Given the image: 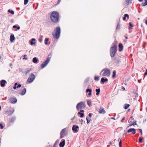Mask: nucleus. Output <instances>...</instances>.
Returning <instances> with one entry per match:
<instances>
[{
	"label": "nucleus",
	"mask_w": 147,
	"mask_h": 147,
	"mask_svg": "<svg viewBox=\"0 0 147 147\" xmlns=\"http://www.w3.org/2000/svg\"><path fill=\"white\" fill-rule=\"evenodd\" d=\"M50 18L51 21L53 22H57L59 19V13L56 11L53 12L51 14Z\"/></svg>",
	"instance_id": "f257e3e1"
},
{
	"label": "nucleus",
	"mask_w": 147,
	"mask_h": 147,
	"mask_svg": "<svg viewBox=\"0 0 147 147\" xmlns=\"http://www.w3.org/2000/svg\"><path fill=\"white\" fill-rule=\"evenodd\" d=\"M110 70L108 69L105 68L102 70L100 72V74L103 76L108 77L111 75Z\"/></svg>",
	"instance_id": "f03ea898"
},
{
	"label": "nucleus",
	"mask_w": 147,
	"mask_h": 147,
	"mask_svg": "<svg viewBox=\"0 0 147 147\" xmlns=\"http://www.w3.org/2000/svg\"><path fill=\"white\" fill-rule=\"evenodd\" d=\"M60 34V28L59 27H56L55 32H53L52 34L53 37L56 38H58L59 37Z\"/></svg>",
	"instance_id": "7ed1b4c3"
},
{
	"label": "nucleus",
	"mask_w": 147,
	"mask_h": 147,
	"mask_svg": "<svg viewBox=\"0 0 147 147\" xmlns=\"http://www.w3.org/2000/svg\"><path fill=\"white\" fill-rule=\"evenodd\" d=\"M117 51V47L116 45H114L110 49V55L111 57H114Z\"/></svg>",
	"instance_id": "20e7f679"
},
{
	"label": "nucleus",
	"mask_w": 147,
	"mask_h": 147,
	"mask_svg": "<svg viewBox=\"0 0 147 147\" xmlns=\"http://www.w3.org/2000/svg\"><path fill=\"white\" fill-rule=\"evenodd\" d=\"M51 57V55H49L46 60L42 63L41 65V67L42 68H43L45 67L48 63L50 61Z\"/></svg>",
	"instance_id": "39448f33"
},
{
	"label": "nucleus",
	"mask_w": 147,
	"mask_h": 147,
	"mask_svg": "<svg viewBox=\"0 0 147 147\" xmlns=\"http://www.w3.org/2000/svg\"><path fill=\"white\" fill-rule=\"evenodd\" d=\"M85 107V103L82 102L78 103L76 106V108L78 110L80 109H84Z\"/></svg>",
	"instance_id": "423d86ee"
},
{
	"label": "nucleus",
	"mask_w": 147,
	"mask_h": 147,
	"mask_svg": "<svg viewBox=\"0 0 147 147\" xmlns=\"http://www.w3.org/2000/svg\"><path fill=\"white\" fill-rule=\"evenodd\" d=\"M35 78L33 74H32L28 78L27 81L29 83L31 82L34 81Z\"/></svg>",
	"instance_id": "0eeeda50"
},
{
	"label": "nucleus",
	"mask_w": 147,
	"mask_h": 147,
	"mask_svg": "<svg viewBox=\"0 0 147 147\" xmlns=\"http://www.w3.org/2000/svg\"><path fill=\"white\" fill-rule=\"evenodd\" d=\"M36 44V40L34 38H32L30 41V45L31 46L35 45Z\"/></svg>",
	"instance_id": "6e6552de"
},
{
	"label": "nucleus",
	"mask_w": 147,
	"mask_h": 147,
	"mask_svg": "<svg viewBox=\"0 0 147 147\" xmlns=\"http://www.w3.org/2000/svg\"><path fill=\"white\" fill-rule=\"evenodd\" d=\"M6 82V81L4 80H1L0 82V84L1 86L2 87H4Z\"/></svg>",
	"instance_id": "1a4fd4ad"
},
{
	"label": "nucleus",
	"mask_w": 147,
	"mask_h": 147,
	"mask_svg": "<svg viewBox=\"0 0 147 147\" xmlns=\"http://www.w3.org/2000/svg\"><path fill=\"white\" fill-rule=\"evenodd\" d=\"M65 130L64 129H63L61 132V138H63L65 135Z\"/></svg>",
	"instance_id": "9d476101"
},
{
	"label": "nucleus",
	"mask_w": 147,
	"mask_h": 147,
	"mask_svg": "<svg viewBox=\"0 0 147 147\" xmlns=\"http://www.w3.org/2000/svg\"><path fill=\"white\" fill-rule=\"evenodd\" d=\"M10 101L11 103L15 104L17 102V100L16 98H12L10 99Z\"/></svg>",
	"instance_id": "9b49d317"
},
{
	"label": "nucleus",
	"mask_w": 147,
	"mask_h": 147,
	"mask_svg": "<svg viewBox=\"0 0 147 147\" xmlns=\"http://www.w3.org/2000/svg\"><path fill=\"white\" fill-rule=\"evenodd\" d=\"M131 132H132V134H135L136 133V129L134 128H131L129 129L127 131V132L128 133H130Z\"/></svg>",
	"instance_id": "f8f14e48"
},
{
	"label": "nucleus",
	"mask_w": 147,
	"mask_h": 147,
	"mask_svg": "<svg viewBox=\"0 0 147 147\" xmlns=\"http://www.w3.org/2000/svg\"><path fill=\"white\" fill-rule=\"evenodd\" d=\"M10 40L11 42H14L15 40V37L13 34H11L10 37Z\"/></svg>",
	"instance_id": "ddd939ff"
},
{
	"label": "nucleus",
	"mask_w": 147,
	"mask_h": 147,
	"mask_svg": "<svg viewBox=\"0 0 147 147\" xmlns=\"http://www.w3.org/2000/svg\"><path fill=\"white\" fill-rule=\"evenodd\" d=\"M78 126L77 125H74L73 126L72 129L76 132L78 131L77 129L78 128Z\"/></svg>",
	"instance_id": "4468645a"
},
{
	"label": "nucleus",
	"mask_w": 147,
	"mask_h": 147,
	"mask_svg": "<svg viewBox=\"0 0 147 147\" xmlns=\"http://www.w3.org/2000/svg\"><path fill=\"white\" fill-rule=\"evenodd\" d=\"M99 112L100 113L104 114L105 113V111L104 109L101 108L99 110Z\"/></svg>",
	"instance_id": "2eb2a0df"
},
{
	"label": "nucleus",
	"mask_w": 147,
	"mask_h": 147,
	"mask_svg": "<svg viewBox=\"0 0 147 147\" xmlns=\"http://www.w3.org/2000/svg\"><path fill=\"white\" fill-rule=\"evenodd\" d=\"M92 90L90 89H86V92H89L88 95L89 96H91L92 94Z\"/></svg>",
	"instance_id": "dca6fc26"
},
{
	"label": "nucleus",
	"mask_w": 147,
	"mask_h": 147,
	"mask_svg": "<svg viewBox=\"0 0 147 147\" xmlns=\"http://www.w3.org/2000/svg\"><path fill=\"white\" fill-rule=\"evenodd\" d=\"M65 144V140H63L62 142H61L59 144L60 147H63Z\"/></svg>",
	"instance_id": "f3484780"
},
{
	"label": "nucleus",
	"mask_w": 147,
	"mask_h": 147,
	"mask_svg": "<svg viewBox=\"0 0 147 147\" xmlns=\"http://www.w3.org/2000/svg\"><path fill=\"white\" fill-rule=\"evenodd\" d=\"M119 51H122L123 48V46L122 45L121 43L119 44Z\"/></svg>",
	"instance_id": "a211bd4d"
},
{
	"label": "nucleus",
	"mask_w": 147,
	"mask_h": 147,
	"mask_svg": "<svg viewBox=\"0 0 147 147\" xmlns=\"http://www.w3.org/2000/svg\"><path fill=\"white\" fill-rule=\"evenodd\" d=\"M6 113L8 115H11L13 113V112L11 111H5Z\"/></svg>",
	"instance_id": "6ab92c4d"
},
{
	"label": "nucleus",
	"mask_w": 147,
	"mask_h": 147,
	"mask_svg": "<svg viewBox=\"0 0 147 147\" xmlns=\"http://www.w3.org/2000/svg\"><path fill=\"white\" fill-rule=\"evenodd\" d=\"M108 81V80L107 78H102L101 80V81L103 83H104L106 82H107Z\"/></svg>",
	"instance_id": "aec40b11"
},
{
	"label": "nucleus",
	"mask_w": 147,
	"mask_h": 147,
	"mask_svg": "<svg viewBox=\"0 0 147 147\" xmlns=\"http://www.w3.org/2000/svg\"><path fill=\"white\" fill-rule=\"evenodd\" d=\"M38 61V59H37V58L36 57H34L33 58L32 62L35 63H37V61Z\"/></svg>",
	"instance_id": "412c9836"
},
{
	"label": "nucleus",
	"mask_w": 147,
	"mask_h": 147,
	"mask_svg": "<svg viewBox=\"0 0 147 147\" xmlns=\"http://www.w3.org/2000/svg\"><path fill=\"white\" fill-rule=\"evenodd\" d=\"M26 92V89L25 88H24L22 90V92L21 93V94L22 95H24Z\"/></svg>",
	"instance_id": "4be33fe9"
},
{
	"label": "nucleus",
	"mask_w": 147,
	"mask_h": 147,
	"mask_svg": "<svg viewBox=\"0 0 147 147\" xmlns=\"http://www.w3.org/2000/svg\"><path fill=\"white\" fill-rule=\"evenodd\" d=\"M145 2L143 3L142 4V6H145L147 5V0H144Z\"/></svg>",
	"instance_id": "5701e85b"
},
{
	"label": "nucleus",
	"mask_w": 147,
	"mask_h": 147,
	"mask_svg": "<svg viewBox=\"0 0 147 147\" xmlns=\"http://www.w3.org/2000/svg\"><path fill=\"white\" fill-rule=\"evenodd\" d=\"M16 88H18V84L17 83H15L14 86L13 87V89H16Z\"/></svg>",
	"instance_id": "b1692460"
},
{
	"label": "nucleus",
	"mask_w": 147,
	"mask_h": 147,
	"mask_svg": "<svg viewBox=\"0 0 147 147\" xmlns=\"http://www.w3.org/2000/svg\"><path fill=\"white\" fill-rule=\"evenodd\" d=\"M16 119V118L15 117H12L10 120V122L11 123H13L15 120Z\"/></svg>",
	"instance_id": "393cba45"
},
{
	"label": "nucleus",
	"mask_w": 147,
	"mask_h": 147,
	"mask_svg": "<svg viewBox=\"0 0 147 147\" xmlns=\"http://www.w3.org/2000/svg\"><path fill=\"white\" fill-rule=\"evenodd\" d=\"M96 95H98L99 94V92H100V90L99 88L98 89H96Z\"/></svg>",
	"instance_id": "a878e982"
},
{
	"label": "nucleus",
	"mask_w": 147,
	"mask_h": 147,
	"mask_svg": "<svg viewBox=\"0 0 147 147\" xmlns=\"http://www.w3.org/2000/svg\"><path fill=\"white\" fill-rule=\"evenodd\" d=\"M8 12L10 13H11V14H14V11H13V10H11L10 9H9L8 10Z\"/></svg>",
	"instance_id": "bb28decb"
},
{
	"label": "nucleus",
	"mask_w": 147,
	"mask_h": 147,
	"mask_svg": "<svg viewBox=\"0 0 147 147\" xmlns=\"http://www.w3.org/2000/svg\"><path fill=\"white\" fill-rule=\"evenodd\" d=\"M129 106V105L128 104H125V105L124 108L125 109H127Z\"/></svg>",
	"instance_id": "cd10ccee"
},
{
	"label": "nucleus",
	"mask_w": 147,
	"mask_h": 147,
	"mask_svg": "<svg viewBox=\"0 0 147 147\" xmlns=\"http://www.w3.org/2000/svg\"><path fill=\"white\" fill-rule=\"evenodd\" d=\"M99 77L97 76H95L94 77V80L96 81H98L99 80Z\"/></svg>",
	"instance_id": "c85d7f7f"
},
{
	"label": "nucleus",
	"mask_w": 147,
	"mask_h": 147,
	"mask_svg": "<svg viewBox=\"0 0 147 147\" xmlns=\"http://www.w3.org/2000/svg\"><path fill=\"white\" fill-rule=\"evenodd\" d=\"M87 104L89 106H90L92 104V102L91 100H88L87 101Z\"/></svg>",
	"instance_id": "c756f323"
},
{
	"label": "nucleus",
	"mask_w": 147,
	"mask_h": 147,
	"mask_svg": "<svg viewBox=\"0 0 147 147\" xmlns=\"http://www.w3.org/2000/svg\"><path fill=\"white\" fill-rule=\"evenodd\" d=\"M116 74V71H114L113 72V75H112V77L114 78L115 77Z\"/></svg>",
	"instance_id": "7c9ffc66"
},
{
	"label": "nucleus",
	"mask_w": 147,
	"mask_h": 147,
	"mask_svg": "<svg viewBox=\"0 0 147 147\" xmlns=\"http://www.w3.org/2000/svg\"><path fill=\"white\" fill-rule=\"evenodd\" d=\"M49 40V39L48 38H46L45 39V45H47L48 43V41Z\"/></svg>",
	"instance_id": "2f4dec72"
},
{
	"label": "nucleus",
	"mask_w": 147,
	"mask_h": 147,
	"mask_svg": "<svg viewBox=\"0 0 147 147\" xmlns=\"http://www.w3.org/2000/svg\"><path fill=\"white\" fill-rule=\"evenodd\" d=\"M134 124L137 125V124L136 123V121H134L132 123L130 124L129 126H131L133 125H134Z\"/></svg>",
	"instance_id": "473e14b6"
},
{
	"label": "nucleus",
	"mask_w": 147,
	"mask_h": 147,
	"mask_svg": "<svg viewBox=\"0 0 147 147\" xmlns=\"http://www.w3.org/2000/svg\"><path fill=\"white\" fill-rule=\"evenodd\" d=\"M28 2V0H24V5H26Z\"/></svg>",
	"instance_id": "72a5a7b5"
},
{
	"label": "nucleus",
	"mask_w": 147,
	"mask_h": 147,
	"mask_svg": "<svg viewBox=\"0 0 147 147\" xmlns=\"http://www.w3.org/2000/svg\"><path fill=\"white\" fill-rule=\"evenodd\" d=\"M0 128L1 129H2L4 128V127L2 123H0Z\"/></svg>",
	"instance_id": "f704fd0d"
},
{
	"label": "nucleus",
	"mask_w": 147,
	"mask_h": 147,
	"mask_svg": "<svg viewBox=\"0 0 147 147\" xmlns=\"http://www.w3.org/2000/svg\"><path fill=\"white\" fill-rule=\"evenodd\" d=\"M78 113L80 115L81 117H82L84 116V114L83 113H81L80 112H79Z\"/></svg>",
	"instance_id": "c9c22d12"
},
{
	"label": "nucleus",
	"mask_w": 147,
	"mask_h": 147,
	"mask_svg": "<svg viewBox=\"0 0 147 147\" xmlns=\"http://www.w3.org/2000/svg\"><path fill=\"white\" fill-rule=\"evenodd\" d=\"M86 120L87 121V123H89L90 121V119L88 118V117H86Z\"/></svg>",
	"instance_id": "e433bc0d"
},
{
	"label": "nucleus",
	"mask_w": 147,
	"mask_h": 147,
	"mask_svg": "<svg viewBox=\"0 0 147 147\" xmlns=\"http://www.w3.org/2000/svg\"><path fill=\"white\" fill-rule=\"evenodd\" d=\"M13 28H16L18 30V26H17L16 25H14L13 26Z\"/></svg>",
	"instance_id": "4c0bfd02"
},
{
	"label": "nucleus",
	"mask_w": 147,
	"mask_h": 147,
	"mask_svg": "<svg viewBox=\"0 0 147 147\" xmlns=\"http://www.w3.org/2000/svg\"><path fill=\"white\" fill-rule=\"evenodd\" d=\"M124 16L126 18H127V19H129V15L127 14H125L124 15Z\"/></svg>",
	"instance_id": "58836bf2"
},
{
	"label": "nucleus",
	"mask_w": 147,
	"mask_h": 147,
	"mask_svg": "<svg viewBox=\"0 0 147 147\" xmlns=\"http://www.w3.org/2000/svg\"><path fill=\"white\" fill-rule=\"evenodd\" d=\"M138 130L140 131V132L141 133V134L142 135V130L141 129H138Z\"/></svg>",
	"instance_id": "ea45409f"
},
{
	"label": "nucleus",
	"mask_w": 147,
	"mask_h": 147,
	"mask_svg": "<svg viewBox=\"0 0 147 147\" xmlns=\"http://www.w3.org/2000/svg\"><path fill=\"white\" fill-rule=\"evenodd\" d=\"M121 144H122V143H121V141L119 142V146L120 147H121Z\"/></svg>",
	"instance_id": "a19ab883"
},
{
	"label": "nucleus",
	"mask_w": 147,
	"mask_h": 147,
	"mask_svg": "<svg viewBox=\"0 0 147 147\" xmlns=\"http://www.w3.org/2000/svg\"><path fill=\"white\" fill-rule=\"evenodd\" d=\"M142 139L141 138H140L139 139V141L140 142H142Z\"/></svg>",
	"instance_id": "79ce46f5"
},
{
	"label": "nucleus",
	"mask_w": 147,
	"mask_h": 147,
	"mask_svg": "<svg viewBox=\"0 0 147 147\" xmlns=\"http://www.w3.org/2000/svg\"><path fill=\"white\" fill-rule=\"evenodd\" d=\"M39 41L40 42H42V38H40V39H39Z\"/></svg>",
	"instance_id": "37998d69"
},
{
	"label": "nucleus",
	"mask_w": 147,
	"mask_h": 147,
	"mask_svg": "<svg viewBox=\"0 0 147 147\" xmlns=\"http://www.w3.org/2000/svg\"><path fill=\"white\" fill-rule=\"evenodd\" d=\"M120 27V25L118 24L117 26V29H119Z\"/></svg>",
	"instance_id": "c03bdc74"
},
{
	"label": "nucleus",
	"mask_w": 147,
	"mask_h": 147,
	"mask_svg": "<svg viewBox=\"0 0 147 147\" xmlns=\"http://www.w3.org/2000/svg\"><path fill=\"white\" fill-rule=\"evenodd\" d=\"M144 74L146 75H147V69L146 70V71L144 73Z\"/></svg>",
	"instance_id": "a18cd8bd"
},
{
	"label": "nucleus",
	"mask_w": 147,
	"mask_h": 147,
	"mask_svg": "<svg viewBox=\"0 0 147 147\" xmlns=\"http://www.w3.org/2000/svg\"><path fill=\"white\" fill-rule=\"evenodd\" d=\"M129 25L131 27H132L133 26L132 25L131 22L129 23Z\"/></svg>",
	"instance_id": "49530a36"
},
{
	"label": "nucleus",
	"mask_w": 147,
	"mask_h": 147,
	"mask_svg": "<svg viewBox=\"0 0 147 147\" xmlns=\"http://www.w3.org/2000/svg\"><path fill=\"white\" fill-rule=\"evenodd\" d=\"M125 118H124V117L122 119V120H121V122H123V120H125Z\"/></svg>",
	"instance_id": "de8ad7c7"
},
{
	"label": "nucleus",
	"mask_w": 147,
	"mask_h": 147,
	"mask_svg": "<svg viewBox=\"0 0 147 147\" xmlns=\"http://www.w3.org/2000/svg\"><path fill=\"white\" fill-rule=\"evenodd\" d=\"M126 19V17H125L124 16V17L123 18V20H125Z\"/></svg>",
	"instance_id": "09e8293b"
},
{
	"label": "nucleus",
	"mask_w": 147,
	"mask_h": 147,
	"mask_svg": "<svg viewBox=\"0 0 147 147\" xmlns=\"http://www.w3.org/2000/svg\"><path fill=\"white\" fill-rule=\"evenodd\" d=\"M88 115H89L90 117H91V113H89V114Z\"/></svg>",
	"instance_id": "8fccbe9b"
},
{
	"label": "nucleus",
	"mask_w": 147,
	"mask_h": 147,
	"mask_svg": "<svg viewBox=\"0 0 147 147\" xmlns=\"http://www.w3.org/2000/svg\"><path fill=\"white\" fill-rule=\"evenodd\" d=\"M43 36L42 35H40V37L41 38H42L43 37Z\"/></svg>",
	"instance_id": "3c124183"
},
{
	"label": "nucleus",
	"mask_w": 147,
	"mask_h": 147,
	"mask_svg": "<svg viewBox=\"0 0 147 147\" xmlns=\"http://www.w3.org/2000/svg\"><path fill=\"white\" fill-rule=\"evenodd\" d=\"M122 89L124 90H125V88L123 86L122 87Z\"/></svg>",
	"instance_id": "603ef678"
},
{
	"label": "nucleus",
	"mask_w": 147,
	"mask_h": 147,
	"mask_svg": "<svg viewBox=\"0 0 147 147\" xmlns=\"http://www.w3.org/2000/svg\"><path fill=\"white\" fill-rule=\"evenodd\" d=\"M23 59H27V58H26V57H24V58H23Z\"/></svg>",
	"instance_id": "864d4df0"
},
{
	"label": "nucleus",
	"mask_w": 147,
	"mask_h": 147,
	"mask_svg": "<svg viewBox=\"0 0 147 147\" xmlns=\"http://www.w3.org/2000/svg\"><path fill=\"white\" fill-rule=\"evenodd\" d=\"M61 0H58V3H60V2Z\"/></svg>",
	"instance_id": "5fc2aeb1"
},
{
	"label": "nucleus",
	"mask_w": 147,
	"mask_h": 147,
	"mask_svg": "<svg viewBox=\"0 0 147 147\" xmlns=\"http://www.w3.org/2000/svg\"><path fill=\"white\" fill-rule=\"evenodd\" d=\"M146 24L147 25V20L145 21Z\"/></svg>",
	"instance_id": "6e6d98bb"
},
{
	"label": "nucleus",
	"mask_w": 147,
	"mask_h": 147,
	"mask_svg": "<svg viewBox=\"0 0 147 147\" xmlns=\"http://www.w3.org/2000/svg\"><path fill=\"white\" fill-rule=\"evenodd\" d=\"M21 87V85L20 84H19V88Z\"/></svg>",
	"instance_id": "4d7b16f0"
},
{
	"label": "nucleus",
	"mask_w": 147,
	"mask_h": 147,
	"mask_svg": "<svg viewBox=\"0 0 147 147\" xmlns=\"http://www.w3.org/2000/svg\"><path fill=\"white\" fill-rule=\"evenodd\" d=\"M84 112V111H83V110H81V111H80V112Z\"/></svg>",
	"instance_id": "13d9d810"
},
{
	"label": "nucleus",
	"mask_w": 147,
	"mask_h": 147,
	"mask_svg": "<svg viewBox=\"0 0 147 147\" xmlns=\"http://www.w3.org/2000/svg\"><path fill=\"white\" fill-rule=\"evenodd\" d=\"M139 1H140V2H141L142 1H143V0H139Z\"/></svg>",
	"instance_id": "bf43d9fd"
},
{
	"label": "nucleus",
	"mask_w": 147,
	"mask_h": 147,
	"mask_svg": "<svg viewBox=\"0 0 147 147\" xmlns=\"http://www.w3.org/2000/svg\"><path fill=\"white\" fill-rule=\"evenodd\" d=\"M111 119H115V118H114V117H112V118H111Z\"/></svg>",
	"instance_id": "052dcab7"
},
{
	"label": "nucleus",
	"mask_w": 147,
	"mask_h": 147,
	"mask_svg": "<svg viewBox=\"0 0 147 147\" xmlns=\"http://www.w3.org/2000/svg\"><path fill=\"white\" fill-rule=\"evenodd\" d=\"M12 65V64H11V63H10V66H11Z\"/></svg>",
	"instance_id": "680f3d73"
},
{
	"label": "nucleus",
	"mask_w": 147,
	"mask_h": 147,
	"mask_svg": "<svg viewBox=\"0 0 147 147\" xmlns=\"http://www.w3.org/2000/svg\"><path fill=\"white\" fill-rule=\"evenodd\" d=\"M125 38L126 39H127L128 38V37H127V36L126 37H125Z\"/></svg>",
	"instance_id": "e2e57ef3"
},
{
	"label": "nucleus",
	"mask_w": 147,
	"mask_h": 147,
	"mask_svg": "<svg viewBox=\"0 0 147 147\" xmlns=\"http://www.w3.org/2000/svg\"><path fill=\"white\" fill-rule=\"evenodd\" d=\"M1 106H0V111H1Z\"/></svg>",
	"instance_id": "0e129e2a"
},
{
	"label": "nucleus",
	"mask_w": 147,
	"mask_h": 147,
	"mask_svg": "<svg viewBox=\"0 0 147 147\" xmlns=\"http://www.w3.org/2000/svg\"><path fill=\"white\" fill-rule=\"evenodd\" d=\"M26 56H27V55H24V57H26Z\"/></svg>",
	"instance_id": "69168bd1"
},
{
	"label": "nucleus",
	"mask_w": 147,
	"mask_h": 147,
	"mask_svg": "<svg viewBox=\"0 0 147 147\" xmlns=\"http://www.w3.org/2000/svg\"><path fill=\"white\" fill-rule=\"evenodd\" d=\"M83 121V120L82 119H81V121Z\"/></svg>",
	"instance_id": "338daca9"
},
{
	"label": "nucleus",
	"mask_w": 147,
	"mask_h": 147,
	"mask_svg": "<svg viewBox=\"0 0 147 147\" xmlns=\"http://www.w3.org/2000/svg\"><path fill=\"white\" fill-rule=\"evenodd\" d=\"M146 111H147V109H146Z\"/></svg>",
	"instance_id": "774afa93"
}]
</instances>
